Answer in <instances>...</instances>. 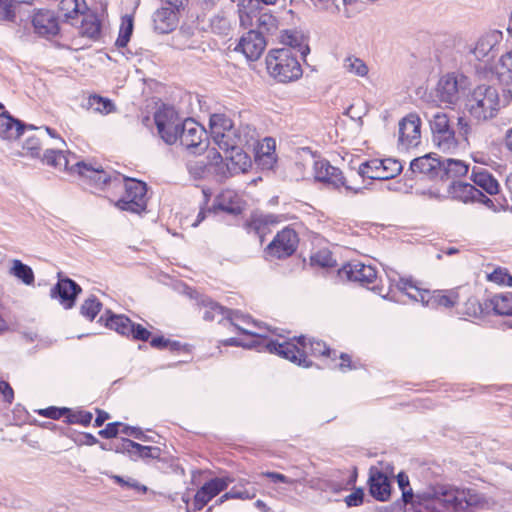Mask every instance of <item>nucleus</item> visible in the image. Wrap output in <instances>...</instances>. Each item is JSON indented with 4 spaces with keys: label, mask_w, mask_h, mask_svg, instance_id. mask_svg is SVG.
Instances as JSON below:
<instances>
[{
    "label": "nucleus",
    "mask_w": 512,
    "mask_h": 512,
    "mask_svg": "<svg viewBox=\"0 0 512 512\" xmlns=\"http://www.w3.org/2000/svg\"><path fill=\"white\" fill-rule=\"evenodd\" d=\"M43 161L48 165L77 173L83 184L94 189H104L109 183L121 182L120 174L107 171L96 162L77 161L70 165L67 155L61 150L47 149L43 155Z\"/></svg>",
    "instance_id": "f257e3e1"
},
{
    "label": "nucleus",
    "mask_w": 512,
    "mask_h": 512,
    "mask_svg": "<svg viewBox=\"0 0 512 512\" xmlns=\"http://www.w3.org/2000/svg\"><path fill=\"white\" fill-rule=\"evenodd\" d=\"M480 501V495L471 489L438 485L426 494L425 505L427 509L435 512H470Z\"/></svg>",
    "instance_id": "f03ea898"
},
{
    "label": "nucleus",
    "mask_w": 512,
    "mask_h": 512,
    "mask_svg": "<svg viewBox=\"0 0 512 512\" xmlns=\"http://www.w3.org/2000/svg\"><path fill=\"white\" fill-rule=\"evenodd\" d=\"M209 126L214 143L224 152L245 147L257 141L254 128L250 125L236 127L233 121L224 114L211 115Z\"/></svg>",
    "instance_id": "7ed1b4c3"
},
{
    "label": "nucleus",
    "mask_w": 512,
    "mask_h": 512,
    "mask_svg": "<svg viewBox=\"0 0 512 512\" xmlns=\"http://www.w3.org/2000/svg\"><path fill=\"white\" fill-rule=\"evenodd\" d=\"M267 351L275 353L302 367H310L312 365V362L308 359L309 356L331 357L333 354L336 357V351L331 350L325 342L314 338L307 339L304 336L299 337L296 343L291 341H268Z\"/></svg>",
    "instance_id": "20e7f679"
},
{
    "label": "nucleus",
    "mask_w": 512,
    "mask_h": 512,
    "mask_svg": "<svg viewBox=\"0 0 512 512\" xmlns=\"http://www.w3.org/2000/svg\"><path fill=\"white\" fill-rule=\"evenodd\" d=\"M512 97V89L504 93L500 99L498 89L494 85L482 83L477 85L467 98V110L477 122H486L495 118L501 106L507 105Z\"/></svg>",
    "instance_id": "39448f33"
},
{
    "label": "nucleus",
    "mask_w": 512,
    "mask_h": 512,
    "mask_svg": "<svg viewBox=\"0 0 512 512\" xmlns=\"http://www.w3.org/2000/svg\"><path fill=\"white\" fill-rule=\"evenodd\" d=\"M269 74L279 82L295 81L302 76V68L296 54L290 48L272 50L266 56Z\"/></svg>",
    "instance_id": "423d86ee"
},
{
    "label": "nucleus",
    "mask_w": 512,
    "mask_h": 512,
    "mask_svg": "<svg viewBox=\"0 0 512 512\" xmlns=\"http://www.w3.org/2000/svg\"><path fill=\"white\" fill-rule=\"evenodd\" d=\"M154 122L161 139L168 145L176 143L182 129V120L171 106L163 105L154 114Z\"/></svg>",
    "instance_id": "0eeeda50"
},
{
    "label": "nucleus",
    "mask_w": 512,
    "mask_h": 512,
    "mask_svg": "<svg viewBox=\"0 0 512 512\" xmlns=\"http://www.w3.org/2000/svg\"><path fill=\"white\" fill-rule=\"evenodd\" d=\"M124 181L125 194L116 202V206L132 213L140 214L147 207V187L144 182L127 179L121 176V182Z\"/></svg>",
    "instance_id": "6e6552de"
},
{
    "label": "nucleus",
    "mask_w": 512,
    "mask_h": 512,
    "mask_svg": "<svg viewBox=\"0 0 512 512\" xmlns=\"http://www.w3.org/2000/svg\"><path fill=\"white\" fill-rule=\"evenodd\" d=\"M469 85L468 78L463 74L448 73L442 76L436 87V96L445 104H456Z\"/></svg>",
    "instance_id": "1a4fd4ad"
},
{
    "label": "nucleus",
    "mask_w": 512,
    "mask_h": 512,
    "mask_svg": "<svg viewBox=\"0 0 512 512\" xmlns=\"http://www.w3.org/2000/svg\"><path fill=\"white\" fill-rule=\"evenodd\" d=\"M433 142L443 151L455 148L457 145L455 132L450 126L446 113L437 111L429 119Z\"/></svg>",
    "instance_id": "9d476101"
},
{
    "label": "nucleus",
    "mask_w": 512,
    "mask_h": 512,
    "mask_svg": "<svg viewBox=\"0 0 512 512\" xmlns=\"http://www.w3.org/2000/svg\"><path fill=\"white\" fill-rule=\"evenodd\" d=\"M205 138L206 130L203 126L191 118L183 120L178 137L182 146L192 153H200L206 149Z\"/></svg>",
    "instance_id": "9b49d317"
},
{
    "label": "nucleus",
    "mask_w": 512,
    "mask_h": 512,
    "mask_svg": "<svg viewBox=\"0 0 512 512\" xmlns=\"http://www.w3.org/2000/svg\"><path fill=\"white\" fill-rule=\"evenodd\" d=\"M502 41V31L497 29L488 30L477 39L470 52L477 60L488 62L498 53Z\"/></svg>",
    "instance_id": "f8f14e48"
},
{
    "label": "nucleus",
    "mask_w": 512,
    "mask_h": 512,
    "mask_svg": "<svg viewBox=\"0 0 512 512\" xmlns=\"http://www.w3.org/2000/svg\"><path fill=\"white\" fill-rule=\"evenodd\" d=\"M81 291V287L74 280L62 277L58 273V282L51 289L50 296L53 299H58L65 309H71L75 305L76 298Z\"/></svg>",
    "instance_id": "ddd939ff"
},
{
    "label": "nucleus",
    "mask_w": 512,
    "mask_h": 512,
    "mask_svg": "<svg viewBox=\"0 0 512 512\" xmlns=\"http://www.w3.org/2000/svg\"><path fill=\"white\" fill-rule=\"evenodd\" d=\"M298 236L291 228H284L278 232L273 241L268 245V252L277 257L285 258L292 255L298 245Z\"/></svg>",
    "instance_id": "4468645a"
},
{
    "label": "nucleus",
    "mask_w": 512,
    "mask_h": 512,
    "mask_svg": "<svg viewBox=\"0 0 512 512\" xmlns=\"http://www.w3.org/2000/svg\"><path fill=\"white\" fill-rule=\"evenodd\" d=\"M113 449L116 453L128 455L133 461L138 459H158L161 456V449L159 447L144 446L127 438H122Z\"/></svg>",
    "instance_id": "2eb2a0df"
},
{
    "label": "nucleus",
    "mask_w": 512,
    "mask_h": 512,
    "mask_svg": "<svg viewBox=\"0 0 512 512\" xmlns=\"http://www.w3.org/2000/svg\"><path fill=\"white\" fill-rule=\"evenodd\" d=\"M314 176L317 181L324 182L334 188L345 187L347 190H352V187L346 183L342 171L332 166L325 159L314 162Z\"/></svg>",
    "instance_id": "dca6fc26"
},
{
    "label": "nucleus",
    "mask_w": 512,
    "mask_h": 512,
    "mask_svg": "<svg viewBox=\"0 0 512 512\" xmlns=\"http://www.w3.org/2000/svg\"><path fill=\"white\" fill-rule=\"evenodd\" d=\"M229 316V322L242 334L250 335L253 337V340L250 342H242L237 338H229L223 341V344L226 346H241L244 348H257L258 350L265 349L267 350V342L274 341L273 339L267 338L265 335L249 329L247 327L241 326L236 317H232L231 313L227 314Z\"/></svg>",
    "instance_id": "f3484780"
},
{
    "label": "nucleus",
    "mask_w": 512,
    "mask_h": 512,
    "mask_svg": "<svg viewBox=\"0 0 512 512\" xmlns=\"http://www.w3.org/2000/svg\"><path fill=\"white\" fill-rule=\"evenodd\" d=\"M265 47L264 36L260 32L249 30L241 37L235 50L241 51L248 60L255 61L260 58Z\"/></svg>",
    "instance_id": "a211bd4d"
},
{
    "label": "nucleus",
    "mask_w": 512,
    "mask_h": 512,
    "mask_svg": "<svg viewBox=\"0 0 512 512\" xmlns=\"http://www.w3.org/2000/svg\"><path fill=\"white\" fill-rule=\"evenodd\" d=\"M449 195L463 203L480 202L484 204L492 203L483 192L477 189L474 185L461 181H453L448 188Z\"/></svg>",
    "instance_id": "6ab92c4d"
},
{
    "label": "nucleus",
    "mask_w": 512,
    "mask_h": 512,
    "mask_svg": "<svg viewBox=\"0 0 512 512\" xmlns=\"http://www.w3.org/2000/svg\"><path fill=\"white\" fill-rule=\"evenodd\" d=\"M421 119L415 113H410L399 122V142L408 148L416 146L421 137Z\"/></svg>",
    "instance_id": "aec40b11"
},
{
    "label": "nucleus",
    "mask_w": 512,
    "mask_h": 512,
    "mask_svg": "<svg viewBox=\"0 0 512 512\" xmlns=\"http://www.w3.org/2000/svg\"><path fill=\"white\" fill-rule=\"evenodd\" d=\"M34 32L45 38L54 37L59 32V22L50 10L40 9L32 17Z\"/></svg>",
    "instance_id": "412c9836"
},
{
    "label": "nucleus",
    "mask_w": 512,
    "mask_h": 512,
    "mask_svg": "<svg viewBox=\"0 0 512 512\" xmlns=\"http://www.w3.org/2000/svg\"><path fill=\"white\" fill-rule=\"evenodd\" d=\"M369 492L373 498L384 502L390 498L391 485L388 476L381 470L372 467L369 472Z\"/></svg>",
    "instance_id": "4be33fe9"
},
{
    "label": "nucleus",
    "mask_w": 512,
    "mask_h": 512,
    "mask_svg": "<svg viewBox=\"0 0 512 512\" xmlns=\"http://www.w3.org/2000/svg\"><path fill=\"white\" fill-rule=\"evenodd\" d=\"M440 170L441 160L433 157L432 154H426L411 161L406 176L412 178V175L418 173L427 175L429 178H436L439 177Z\"/></svg>",
    "instance_id": "5701e85b"
},
{
    "label": "nucleus",
    "mask_w": 512,
    "mask_h": 512,
    "mask_svg": "<svg viewBox=\"0 0 512 512\" xmlns=\"http://www.w3.org/2000/svg\"><path fill=\"white\" fill-rule=\"evenodd\" d=\"M341 273L345 274L348 280L359 282L361 285H369L377 278L376 269L361 262L348 263L342 268Z\"/></svg>",
    "instance_id": "b1692460"
},
{
    "label": "nucleus",
    "mask_w": 512,
    "mask_h": 512,
    "mask_svg": "<svg viewBox=\"0 0 512 512\" xmlns=\"http://www.w3.org/2000/svg\"><path fill=\"white\" fill-rule=\"evenodd\" d=\"M391 287H395L397 290L407 295L410 299L421 302L422 293L426 292L427 289H422L418 286L417 281L412 277H400L398 274L391 270L386 272Z\"/></svg>",
    "instance_id": "393cba45"
},
{
    "label": "nucleus",
    "mask_w": 512,
    "mask_h": 512,
    "mask_svg": "<svg viewBox=\"0 0 512 512\" xmlns=\"http://www.w3.org/2000/svg\"><path fill=\"white\" fill-rule=\"evenodd\" d=\"M34 130L33 125H26L13 118L8 112L0 113V137L7 140L18 139L24 130Z\"/></svg>",
    "instance_id": "a878e982"
},
{
    "label": "nucleus",
    "mask_w": 512,
    "mask_h": 512,
    "mask_svg": "<svg viewBox=\"0 0 512 512\" xmlns=\"http://www.w3.org/2000/svg\"><path fill=\"white\" fill-rule=\"evenodd\" d=\"M458 301V295L454 291H447L446 293H442L441 291L430 292L426 290V292L422 293L421 303L424 306L431 308L445 307L450 308L453 307Z\"/></svg>",
    "instance_id": "bb28decb"
},
{
    "label": "nucleus",
    "mask_w": 512,
    "mask_h": 512,
    "mask_svg": "<svg viewBox=\"0 0 512 512\" xmlns=\"http://www.w3.org/2000/svg\"><path fill=\"white\" fill-rule=\"evenodd\" d=\"M214 208L232 215H239L242 213L243 205L235 191L224 190L217 196Z\"/></svg>",
    "instance_id": "cd10ccee"
},
{
    "label": "nucleus",
    "mask_w": 512,
    "mask_h": 512,
    "mask_svg": "<svg viewBox=\"0 0 512 512\" xmlns=\"http://www.w3.org/2000/svg\"><path fill=\"white\" fill-rule=\"evenodd\" d=\"M471 179L475 186H478L486 193L495 195L499 192V183L496 178L485 168L473 167Z\"/></svg>",
    "instance_id": "c85d7f7f"
},
{
    "label": "nucleus",
    "mask_w": 512,
    "mask_h": 512,
    "mask_svg": "<svg viewBox=\"0 0 512 512\" xmlns=\"http://www.w3.org/2000/svg\"><path fill=\"white\" fill-rule=\"evenodd\" d=\"M492 72L501 84L512 87V49L501 55Z\"/></svg>",
    "instance_id": "c756f323"
},
{
    "label": "nucleus",
    "mask_w": 512,
    "mask_h": 512,
    "mask_svg": "<svg viewBox=\"0 0 512 512\" xmlns=\"http://www.w3.org/2000/svg\"><path fill=\"white\" fill-rule=\"evenodd\" d=\"M469 166L464 161L446 158L441 160V170L439 177L441 179H451L465 176L468 173Z\"/></svg>",
    "instance_id": "7c9ffc66"
},
{
    "label": "nucleus",
    "mask_w": 512,
    "mask_h": 512,
    "mask_svg": "<svg viewBox=\"0 0 512 512\" xmlns=\"http://www.w3.org/2000/svg\"><path fill=\"white\" fill-rule=\"evenodd\" d=\"M243 148L244 147H238L237 149L225 152V158L231 165L232 172L236 175L247 172L252 164L251 158L243 151Z\"/></svg>",
    "instance_id": "2f4dec72"
},
{
    "label": "nucleus",
    "mask_w": 512,
    "mask_h": 512,
    "mask_svg": "<svg viewBox=\"0 0 512 512\" xmlns=\"http://www.w3.org/2000/svg\"><path fill=\"white\" fill-rule=\"evenodd\" d=\"M485 305L487 308H492L497 315H512V292L495 294L487 299Z\"/></svg>",
    "instance_id": "473e14b6"
},
{
    "label": "nucleus",
    "mask_w": 512,
    "mask_h": 512,
    "mask_svg": "<svg viewBox=\"0 0 512 512\" xmlns=\"http://www.w3.org/2000/svg\"><path fill=\"white\" fill-rule=\"evenodd\" d=\"M260 5L257 0H239L238 14L240 25L244 28L253 26L254 18L259 14Z\"/></svg>",
    "instance_id": "72a5a7b5"
},
{
    "label": "nucleus",
    "mask_w": 512,
    "mask_h": 512,
    "mask_svg": "<svg viewBox=\"0 0 512 512\" xmlns=\"http://www.w3.org/2000/svg\"><path fill=\"white\" fill-rule=\"evenodd\" d=\"M203 311V318L206 321H214L217 320L221 323L223 320H229L228 313H231V310L225 309L223 306L214 302L209 298H203L201 300Z\"/></svg>",
    "instance_id": "f704fd0d"
},
{
    "label": "nucleus",
    "mask_w": 512,
    "mask_h": 512,
    "mask_svg": "<svg viewBox=\"0 0 512 512\" xmlns=\"http://www.w3.org/2000/svg\"><path fill=\"white\" fill-rule=\"evenodd\" d=\"M105 325L120 335L130 337L133 322L123 314H110Z\"/></svg>",
    "instance_id": "c9c22d12"
},
{
    "label": "nucleus",
    "mask_w": 512,
    "mask_h": 512,
    "mask_svg": "<svg viewBox=\"0 0 512 512\" xmlns=\"http://www.w3.org/2000/svg\"><path fill=\"white\" fill-rule=\"evenodd\" d=\"M155 29L160 33H168L175 27V15L169 8H162L154 14Z\"/></svg>",
    "instance_id": "e433bc0d"
},
{
    "label": "nucleus",
    "mask_w": 512,
    "mask_h": 512,
    "mask_svg": "<svg viewBox=\"0 0 512 512\" xmlns=\"http://www.w3.org/2000/svg\"><path fill=\"white\" fill-rule=\"evenodd\" d=\"M10 274L22 281L25 285L29 286L34 284L35 276L32 268L24 264L21 260L14 259L12 261Z\"/></svg>",
    "instance_id": "4c0bfd02"
},
{
    "label": "nucleus",
    "mask_w": 512,
    "mask_h": 512,
    "mask_svg": "<svg viewBox=\"0 0 512 512\" xmlns=\"http://www.w3.org/2000/svg\"><path fill=\"white\" fill-rule=\"evenodd\" d=\"M381 159H371L360 164L358 174L373 180H382Z\"/></svg>",
    "instance_id": "58836bf2"
},
{
    "label": "nucleus",
    "mask_w": 512,
    "mask_h": 512,
    "mask_svg": "<svg viewBox=\"0 0 512 512\" xmlns=\"http://www.w3.org/2000/svg\"><path fill=\"white\" fill-rule=\"evenodd\" d=\"M86 107L87 109H91L102 114H108L115 109V106L111 100L98 95L89 96L87 99Z\"/></svg>",
    "instance_id": "ea45409f"
},
{
    "label": "nucleus",
    "mask_w": 512,
    "mask_h": 512,
    "mask_svg": "<svg viewBox=\"0 0 512 512\" xmlns=\"http://www.w3.org/2000/svg\"><path fill=\"white\" fill-rule=\"evenodd\" d=\"M382 180H388L399 175L403 169L401 162L394 158L381 159Z\"/></svg>",
    "instance_id": "a19ab883"
},
{
    "label": "nucleus",
    "mask_w": 512,
    "mask_h": 512,
    "mask_svg": "<svg viewBox=\"0 0 512 512\" xmlns=\"http://www.w3.org/2000/svg\"><path fill=\"white\" fill-rule=\"evenodd\" d=\"M133 32V19L130 16H125L122 18V24L120 27L118 38L116 39L115 45L119 48H124L127 46L130 37Z\"/></svg>",
    "instance_id": "79ce46f5"
},
{
    "label": "nucleus",
    "mask_w": 512,
    "mask_h": 512,
    "mask_svg": "<svg viewBox=\"0 0 512 512\" xmlns=\"http://www.w3.org/2000/svg\"><path fill=\"white\" fill-rule=\"evenodd\" d=\"M102 308V303L94 296L87 298L80 307V313L92 321Z\"/></svg>",
    "instance_id": "37998d69"
},
{
    "label": "nucleus",
    "mask_w": 512,
    "mask_h": 512,
    "mask_svg": "<svg viewBox=\"0 0 512 512\" xmlns=\"http://www.w3.org/2000/svg\"><path fill=\"white\" fill-rule=\"evenodd\" d=\"M80 30L82 35L95 39L100 35L101 26L95 17L88 16L81 21Z\"/></svg>",
    "instance_id": "c03bdc74"
},
{
    "label": "nucleus",
    "mask_w": 512,
    "mask_h": 512,
    "mask_svg": "<svg viewBox=\"0 0 512 512\" xmlns=\"http://www.w3.org/2000/svg\"><path fill=\"white\" fill-rule=\"evenodd\" d=\"M344 68L349 73L364 77L368 73V67L360 58L349 56L344 60Z\"/></svg>",
    "instance_id": "a18cd8bd"
},
{
    "label": "nucleus",
    "mask_w": 512,
    "mask_h": 512,
    "mask_svg": "<svg viewBox=\"0 0 512 512\" xmlns=\"http://www.w3.org/2000/svg\"><path fill=\"white\" fill-rule=\"evenodd\" d=\"M231 482H233V479L230 477H223V478L216 477V478H213L210 481L206 482L203 485V487L210 494V497L214 498L220 492L224 491Z\"/></svg>",
    "instance_id": "49530a36"
},
{
    "label": "nucleus",
    "mask_w": 512,
    "mask_h": 512,
    "mask_svg": "<svg viewBox=\"0 0 512 512\" xmlns=\"http://www.w3.org/2000/svg\"><path fill=\"white\" fill-rule=\"evenodd\" d=\"M265 477H268L273 482H282L287 484H304L306 482V475L305 473L301 472L300 474H297L295 478H290L284 474L278 473V472H265L263 474Z\"/></svg>",
    "instance_id": "de8ad7c7"
},
{
    "label": "nucleus",
    "mask_w": 512,
    "mask_h": 512,
    "mask_svg": "<svg viewBox=\"0 0 512 512\" xmlns=\"http://www.w3.org/2000/svg\"><path fill=\"white\" fill-rule=\"evenodd\" d=\"M66 422L68 424H81L83 426H88L92 421V413L88 411H71L66 413Z\"/></svg>",
    "instance_id": "09e8293b"
},
{
    "label": "nucleus",
    "mask_w": 512,
    "mask_h": 512,
    "mask_svg": "<svg viewBox=\"0 0 512 512\" xmlns=\"http://www.w3.org/2000/svg\"><path fill=\"white\" fill-rule=\"evenodd\" d=\"M312 265L320 267H333L335 265V259L333 258L330 251L323 249L319 250L311 256Z\"/></svg>",
    "instance_id": "8fccbe9b"
},
{
    "label": "nucleus",
    "mask_w": 512,
    "mask_h": 512,
    "mask_svg": "<svg viewBox=\"0 0 512 512\" xmlns=\"http://www.w3.org/2000/svg\"><path fill=\"white\" fill-rule=\"evenodd\" d=\"M217 158L220 159V161L214 163L213 172L220 181L236 175L234 172H232L231 165L229 162H227L226 159L224 161L220 154H217Z\"/></svg>",
    "instance_id": "3c124183"
},
{
    "label": "nucleus",
    "mask_w": 512,
    "mask_h": 512,
    "mask_svg": "<svg viewBox=\"0 0 512 512\" xmlns=\"http://www.w3.org/2000/svg\"><path fill=\"white\" fill-rule=\"evenodd\" d=\"M17 6L11 0H0V20L14 22Z\"/></svg>",
    "instance_id": "603ef678"
},
{
    "label": "nucleus",
    "mask_w": 512,
    "mask_h": 512,
    "mask_svg": "<svg viewBox=\"0 0 512 512\" xmlns=\"http://www.w3.org/2000/svg\"><path fill=\"white\" fill-rule=\"evenodd\" d=\"M488 280L498 285L512 286V276L503 268L495 269L488 275Z\"/></svg>",
    "instance_id": "864d4df0"
},
{
    "label": "nucleus",
    "mask_w": 512,
    "mask_h": 512,
    "mask_svg": "<svg viewBox=\"0 0 512 512\" xmlns=\"http://www.w3.org/2000/svg\"><path fill=\"white\" fill-rule=\"evenodd\" d=\"M82 8H84V0H62L61 1V9L65 10V16L72 18V14H77L82 12Z\"/></svg>",
    "instance_id": "5fc2aeb1"
},
{
    "label": "nucleus",
    "mask_w": 512,
    "mask_h": 512,
    "mask_svg": "<svg viewBox=\"0 0 512 512\" xmlns=\"http://www.w3.org/2000/svg\"><path fill=\"white\" fill-rule=\"evenodd\" d=\"M23 149L26 150L31 157H39L41 151L40 136L28 137L23 145Z\"/></svg>",
    "instance_id": "6e6d98bb"
},
{
    "label": "nucleus",
    "mask_w": 512,
    "mask_h": 512,
    "mask_svg": "<svg viewBox=\"0 0 512 512\" xmlns=\"http://www.w3.org/2000/svg\"><path fill=\"white\" fill-rule=\"evenodd\" d=\"M228 496H232V499H253L256 496V490L254 488L248 490L234 486L230 489V491H228Z\"/></svg>",
    "instance_id": "4d7b16f0"
},
{
    "label": "nucleus",
    "mask_w": 512,
    "mask_h": 512,
    "mask_svg": "<svg viewBox=\"0 0 512 512\" xmlns=\"http://www.w3.org/2000/svg\"><path fill=\"white\" fill-rule=\"evenodd\" d=\"M210 494L207 490L202 486L195 494L193 500L194 510H201L210 500Z\"/></svg>",
    "instance_id": "13d9d810"
},
{
    "label": "nucleus",
    "mask_w": 512,
    "mask_h": 512,
    "mask_svg": "<svg viewBox=\"0 0 512 512\" xmlns=\"http://www.w3.org/2000/svg\"><path fill=\"white\" fill-rule=\"evenodd\" d=\"M69 412L68 408H57V407H48L45 409H40L38 414L50 419H60L62 416H65L66 413Z\"/></svg>",
    "instance_id": "bf43d9fd"
},
{
    "label": "nucleus",
    "mask_w": 512,
    "mask_h": 512,
    "mask_svg": "<svg viewBox=\"0 0 512 512\" xmlns=\"http://www.w3.org/2000/svg\"><path fill=\"white\" fill-rule=\"evenodd\" d=\"M124 426L120 422L108 423L106 427L98 432V434L105 439L115 438L118 435L119 427Z\"/></svg>",
    "instance_id": "052dcab7"
},
{
    "label": "nucleus",
    "mask_w": 512,
    "mask_h": 512,
    "mask_svg": "<svg viewBox=\"0 0 512 512\" xmlns=\"http://www.w3.org/2000/svg\"><path fill=\"white\" fill-rule=\"evenodd\" d=\"M151 333L140 324L133 323L130 337L134 340L147 341Z\"/></svg>",
    "instance_id": "680f3d73"
},
{
    "label": "nucleus",
    "mask_w": 512,
    "mask_h": 512,
    "mask_svg": "<svg viewBox=\"0 0 512 512\" xmlns=\"http://www.w3.org/2000/svg\"><path fill=\"white\" fill-rule=\"evenodd\" d=\"M364 491L362 488L356 489L353 493L345 497V503L347 506H359L363 503Z\"/></svg>",
    "instance_id": "e2e57ef3"
},
{
    "label": "nucleus",
    "mask_w": 512,
    "mask_h": 512,
    "mask_svg": "<svg viewBox=\"0 0 512 512\" xmlns=\"http://www.w3.org/2000/svg\"><path fill=\"white\" fill-rule=\"evenodd\" d=\"M122 433L128 436H132L136 439L142 440V441H151L152 439L145 435L143 431L138 427H132L128 425H124L122 428Z\"/></svg>",
    "instance_id": "0e129e2a"
},
{
    "label": "nucleus",
    "mask_w": 512,
    "mask_h": 512,
    "mask_svg": "<svg viewBox=\"0 0 512 512\" xmlns=\"http://www.w3.org/2000/svg\"><path fill=\"white\" fill-rule=\"evenodd\" d=\"M211 26L214 30L224 32L229 28V21L223 16H214L211 19Z\"/></svg>",
    "instance_id": "69168bd1"
},
{
    "label": "nucleus",
    "mask_w": 512,
    "mask_h": 512,
    "mask_svg": "<svg viewBox=\"0 0 512 512\" xmlns=\"http://www.w3.org/2000/svg\"><path fill=\"white\" fill-rule=\"evenodd\" d=\"M0 394L2 395L4 401L8 404H11L14 399V392L11 386L5 382H0Z\"/></svg>",
    "instance_id": "338daca9"
},
{
    "label": "nucleus",
    "mask_w": 512,
    "mask_h": 512,
    "mask_svg": "<svg viewBox=\"0 0 512 512\" xmlns=\"http://www.w3.org/2000/svg\"><path fill=\"white\" fill-rule=\"evenodd\" d=\"M282 42L288 46H290L289 48L292 50V49H295L296 47H300V42H299V38L297 35L291 33V32H288L286 31L283 35H282Z\"/></svg>",
    "instance_id": "774afa93"
}]
</instances>
